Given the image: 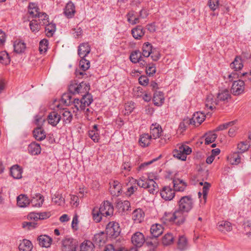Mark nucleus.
<instances>
[{
	"label": "nucleus",
	"mask_w": 251,
	"mask_h": 251,
	"mask_svg": "<svg viewBox=\"0 0 251 251\" xmlns=\"http://www.w3.org/2000/svg\"><path fill=\"white\" fill-rule=\"evenodd\" d=\"M138 186L148 189L150 193L154 194L157 189V184L154 181L152 175L149 174L147 176H142L137 180Z\"/></svg>",
	"instance_id": "1"
},
{
	"label": "nucleus",
	"mask_w": 251,
	"mask_h": 251,
	"mask_svg": "<svg viewBox=\"0 0 251 251\" xmlns=\"http://www.w3.org/2000/svg\"><path fill=\"white\" fill-rule=\"evenodd\" d=\"M188 213L183 211L178 207L173 213H169L167 215V220L170 222H175L178 225L184 223Z\"/></svg>",
	"instance_id": "2"
},
{
	"label": "nucleus",
	"mask_w": 251,
	"mask_h": 251,
	"mask_svg": "<svg viewBox=\"0 0 251 251\" xmlns=\"http://www.w3.org/2000/svg\"><path fill=\"white\" fill-rule=\"evenodd\" d=\"M194 201L191 195L181 197L177 201L178 207L189 213L193 208Z\"/></svg>",
	"instance_id": "3"
},
{
	"label": "nucleus",
	"mask_w": 251,
	"mask_h": 251,
	"mask_svg": "<svg viewBox=\"0 0 251 251\" xmlns=\"http://www.w3.org/2000/svg\"><path fill=\"white\" fill-rule=\"evenodd\" d=\"M191 152V148L187 145H182L178 147V149L174 150L173 153L175 158L185 161L186 159L187 155L190 154Z\"/></svg>",
	"instance_id": "4"
},
{
	"label": "nucleus",
	"mask_w": 251,
	"mask_h": 251,
	"mask_svg": "<svg viewBox=\"0 0 251 251\" xmlns=\"http://www.w3.org/2000/svg\"><path fill=\"white\" fill-rule=\"evenodd\" d=\"M90 64L89 60H86L85 58H81L79 64V67L81 70L77 69L75 70V74L76 76L78 78L87 77L88 75L84 72L89 68Z\"/></svg>",
	"instance_id": "5"
},
{
	"label": "nucleus",
	"mask_w": 251,
	"mask_h": 251,
	"mask_svg": "<svg viewBox=\"0 0 251 251\" xmlns=\"http://www.w3.org/2000/svg\"><path fill=\"white\" fill-rule=\"evenodd\" d=\"M105 232L109 237L113 238L118 237L121 232L119 224L116 222H109L106 226Z\"/></svg>",
	"instance_id": "6"
},
{
	"label": "nucleus",
	"mask_w": 251,
	"mask_h": 251,
	"mask_svg": "<svg viewBox=\"0 0 251 251\" xmlns=\"http://www.w3.org/2000/svg\"><path fill=\"white\" fill-rule=\"evenodd\" d=\"M100 214L103 216L107 217L113 215L114 208L108 201H104L99 208Z\"/></svg>",
	"instance_id": "7"
},
{
	"label": "nucleus",
	"mask_w": 251,
	"mask_h": 251,
	"mask_svg": "<svg viewBox=\"0 0 251 251\" xmlns=\"http://www.w3.org/2000/svg\"><path fill=\"white\" fill-rule=\"evenodd\" d=\"M62 250L63 251H75L76 242L72 238L66 237L62 241Z\"/></svg>",
	"instance_id": "8"
},
{
	"label": "nucleus",
	"mask_w": 251,
	"mask_h": 251,
	"mask_svg": "<svg viewBox=\"0 0 251 251\" xmlns=\"http://www.w3.org/2000/svg\"><path fill=\"white\" fill-rule=\"evenodd\" d=\"M175 191L170 186H165L160 191L161 198L165 201H171L175 196Z\"/></svg>",
	"instance_id": "9"
},
{
	"label": "nucleus",
	"mask_w": 251,
	"mask_h": 251,
	"mask_svg": "<svg viewBox=\"0 0 251 251\" xmlns=\"http://www.w3.org/2000/svg\"><path fill=\"white\" fill-rule=\"evenodd\" d=\"M245 83L240 79L234 81L231 89V92L234 95H239L244 91Z\"/></svg>",
	"instance_id": "10"
},
{
	"label": "nucleus",
	"mask_w": 251,
	"mask_h": 251,
	"mask_svg": "<svg viewBox=\"0 0 251 251\" xmlns=\"http://www.w3.org/2000/svg\"><path fill=\"white\" fill-rule=\"evenodd\" d=\"M205 117L204 113L197 112L193 114L192 118L188 120L189 124L198 126L204 120Z\"/></svg>",
	"instance_id": "11"
},
{
	"label": "nucleus",
	"mask_w": 251,
	"mask_h": 251,
	"mask_svg": "<svg viewBox=\"0 0 251 251\" xmlns=\"http://www.w3.org/2000/svg\"><path fill=\"white\" fill-rule=\"evenodd\" d=\"M61 116L60 113L56 111H51L49 113L47 117L48 123L53 126H55L60 121Z\"/></svg>",
	"instance_id": "12"
},
{
	"label": "nucleus",
	"mask_w": 251,
	"mask_h": 251,
	"mask_svg": "<svg viewBox=\"0 0 251 251\" xmlns=\"http://www.w3.org/2000/svg\"><path fill=\"white\" fill-rule=\"evenodd\" d=\"M145 241L144 236L140 232H136L132 236L131 242L136 247H141Z\"/></svg>",
	"instance_id": "13"
},
{
	"label": "nucleus",
	"mask_w": 251,
	"mask_h": 251,
	"mask_svg": "<svg viewBox=\"0 0 251 251\" xmlns=\"http://www.w3.org/2000/svg\"><path fill=\"white\" fill-rule=\"evenodd\" d=\"M109 191L113 196H118L122 190V185L117 180H113L109 183Z\"/></svg>",
	"instance_id": "14"
},
{
	"label": "nucleus",
	"mask_w": 251,
	"mask_h": 251,
	"mask_svg": "<svg viewBox=\"0 0 251 251\" xmlns=\"http://www.w3.org/2000/svg\"><path fill=\"white\" fill-rule=\"evenodd\" d=\"M219 100L214 98V97L212 94H209L207 96L205 100V107L208 109L211 110L216 108V106L219 103Z\"/></svg>",
	"instance_id": "15"
},
{
	"label": "nucleus",
	"mask_w": 251,
	"mask_h": 251,
	"mask_svg": "<svg viewBox=\"0 0 251 251\" xmlns=\"http://www.w3.org/2000/svg\"><path fill=\"white\" fill-rule=\"evenodd\" d=\"M90 51L91 49L88 43H82L78 47V54L80 58H85Z\"/></svg>",
	"instance_id": "16"
},
{
	"label": "nucleus",
	"mask_w": 251,
	"mask_h": 251,
	"mask_svg": "<svg viewBox=\"0 0 251 251\" xmlns=\"http://www.w3.org/2000/svg\"><path fill=\"white\" fill-rule=\"evenodd\" d=\"M75 13V6L72 1L68 2L64 9V13L67 18H71Z\"/></svg>",
	"instance_id": "17"
},
{
	"label": "nucleus",
	"mask_w": 251,
	"mask_h": 251,
	"mask_svg": "<svg viewBox=\"0 0 251 251\" xmlns=\"http://www.w3.org/2000/svg\"><path fill=\"white\" fill-rule=\"evenodd\" d=\"M38 241L41 247L48 248L51 244L52 239L48 235H42L38 237Z\"/></svg>",
	"instance_id": "18"
},
{
	"label": "nucleus",
	"mask_w": 251,
	"mask_h": 251,
	"mask_svg": "<svg viewBox=\"0 0 251 251\" xmlns=\"http://www.w3.org/2000/svg\"><path fill=\"white\" fill-rule=\"evenodd\" d=\"M173 187L175 191L182 192L187 186V184L182 180L175 179L173 180Z\"/></svg>",
	"instance_id": "19"
},
{
	"label": "nucleus",
	"mask_w": 251,
	"mask_h": 251,
	"mask_svg": "<svg viewBox=\"0 0 251 251\" xmlns=\"http://www.w3.org/2000/svg\"><path fill=\"white\" fill-rule=\"evenodd\" d=\"M162 131L161 127L159 125L152 124L151 126V135L149 136L151 138L156 139L160 137Z\"/></svg>",
	"instance_id": "20"
},
{
	"label": "nucleus",
	"mask_w": 251,
	"mask_h": 251,
	"mask_svg": "<svg viewBox=\"0 0 251 251\" xmlns=\"http://www.w3.org/2000/svg\"><path fill=\"white\" fill-rule=\"evenodd\" d=\"M150 231L152 236L156 238L162 234L163 228L160 224H155L151 226Z\"/></svg>",
	"instance_id": "21"
},
{
	"label": "nucleus",
	"mask_w": 251,
	"mask_h": 251,
	"mask_svg": "<svg viewBox=\"0 0 251 251\" xmlns=\"http://www.w3.org/2000/svg\"><path fill=\"white\" fill-rule=\"evenodd\" d=\"M145 30L141 25H137L131 30L133 37L135 39H140L144 35Z\"/></svg>",
	"instance_id": "22"
},
{
	"label": "nucleus",
	"mask_w": 251,
	"mask_h": 251,
	"mask_svg": "<svg viewBox=\"0 0 251 251\" xmlns=\"http://www.w3.org/2000/svg\"><path fill=\"white\" fill-rule=\"evenodd\" d=\"M164 95L162 92L157 91L154 92L153 100L155 105L158 106L161 105L164 102Z\"/></svg>",
	"instance_id": "23"
},
{
	"label": "nucleus",
	"mask_w": 251,
	"mask_h": 251,
	"mask_svg": "<svg viewBox=\"0 0 251 251\" xmlns=\"http://www.w3.org/2000/svg\"><path fill=\"white\" fill-rule=\"evenodd\" d=\"M132 219L137 223H141L144 218V213L141 209H137L132 213Z\"/></svg>",
	"instance_id": "24"
},
{
	"label": "nucleus",
	"mask_w": 251,
	"mask_h": 251,
	"mask_svg": "<svg viewBox=\"0 0 251 251\" xmlns=\"http://www.w3.org/2000/svg\"><path fill=\"white\" fill-rule=\"evenodd\" d=\"M33 245L31 241L28 240L24 239L19 245L20 251H31Z\"/></svg>",
	"instance_id": "25"
},
{
	"label": "nucleus",
	"mask_w": 251,
	"mask_h": 251,
	"mask_svg": "<svg viewBox=\"0 0 251 251\" xmlns=\"http://www.w3.org/2000/svg\"><path fill=\"white\" fill-rule=\"evenodd\" d=\"M33 136L38 141H42L46 138V133L44 130L41 127H38L33 131Z\"/></svg>",
	"instance_id": "26"
},
{
	"label": "nucleus",
	"mask_w": 251,
	"mask_h": 251,
	"mask_svg": "<svg viewBox=\"0 0 251 251\" xmlns=\"http://www.w3.org/2000/svg\"><path fill=\"white\" fill-rule=\"evenodd\" d=\"M217 226L218 229L223 232L230 231L232 229L231 224L227 221L220 222L218 223Z\"/></svg>",
	"instance_id": "27"
},
{
	"label": "nucleus",
	"mask_w": 251,
	"mask_h": 251,
	"mask_svg": "<svg viewBox=\"0 0 251 251\" xmlns=\"http://www.w3.org/2000/svg\"><path fill=\"white\" fill-rule=\"evenodd\" d=\"M17 205L21 207L27 206L29 203V200L26 196L21 194L17 198Z\"/></svg>",
	"instance_id": "28"
},
{
	"label": "nucleus",
	"mask_w": 251,
	"mask_h": 251,
	"mask_svg": "<svg viewBox=\"0 0 251 251\" xmlns=\"http://www.w3.org/2000/svg\"><path fill=\"white\" fill-rule=\"evenodd\" d=\"M13 47L14 51L17 53L23 52L26 48L25 44L20 40H16L14 43Z\"/></svg>",
	"instance_id": "29"
},
{
	"label": "nucleus",
	"mask_w": 251,
	"mask_h": 251,
	"mask_svg": "<svg viewBox=\"0 0 251 251\" xmlns=\"http://www.w3.org/2000/svg\"><path fill=\"white\" fill-rule=\"evenodd\" d=\"M28 151L32 155H37L41 152V147L39 144L33 142L28 147Z\"/></svg>",
	"instance_id": "30"
},
{
	"label": "nucleus",
	"mask_w": 251,
	"mask_h": 251,
	"mask_svg": "<svg viewBox=\"0 0 251 251\" xmlns=\"http://www.w3.org/2000/svg\"><path fill=\"white\" fill-rule=\"evenodd\" d=\"M60 115L63 116V121L65 124H69L73 119V115L70 111L67 109L63 108L60 111Z\"/></svg>",
	"instance_id": "31"
},
{
	"label": "nucleus",
	"mask_w": 251,
	"mask_h": 251,
	"mask_svg": "<svg viewBox=\"0 0 251 251\" xmlns=\"http://www.w3.org/2000/svg\"><path fill=\"white\" fill-rule=\"evenodd\" d=\"M44 201V197L40 194H37L36 195V197H33L31 200L30 203L33 206L40 207Z\"/></svg>",
	"instance_id": "32"
},
{
	"label": "nucleus",
	"mask_w": 251,
	"mask_h": 251,
	"mask_svg": "<svg viewBox=\"0 0 251 251\" xmlns=\"http://www.w3.org/2000/svg\"><path fill=\"white\" fill-rule=\"evenodd\" d=\"M152 46L149 42L145 43L142 48L141 53L144 57H148L151 53Z\"/></svg>",
	"instance_id": "33"
},
{
	"label": "nucleus",
	"mask_w": 251,
	"mask_h": 251,
	"mask_svg": "<svg viewBox=\"0 0 251 251\" xmlns=\"http://www.w3.org/2000/svg\"><path fill=\"white\" fill-rule=\"evenodd\" d=\"M143 57L141 52L139 50H135L131 53L129 59L132 63L135 64L140 61Z\"/></svg>",
	"instance_id": "34"
},
{
	"label": "nucleus",
	"mask_w": 251,
	"mask_h": 251,
	"mask_svg": "<svg viewBox=\"0 0 251 251\" xmlns=\"http://www.w3.org/2000/svg\"><path fill=\"white\" fill-rule=\"evenodd\" d=\"M10 173L13 178L19 179L22 177V170L18 165H15L11 167Z\"/></svg>",
	"instance_id": "35"
},
{
	"label": "nucleus",
	"mask_w": 251,
	"mask_h": 251,
	"mask_svg": "<svg viewBox=\"0 0 251 251\" xmlns=\"http://www.w3.org/2000/svg\"><path fill=\"white\" fill-rule=\"evenodd\" d=\"M117 208L122 212H125L129 210L130 203L128 201H118L116 204Z\"/></svg>",
	"instance_id": "36"
},
{
	"label": "nucleus",
	"mask_w": 251,
	"mask_h": 251,
	"mask_svg": "<svg viewBox=\"0 0 251 251\" xmlns=\"http://www.w3.org/2000/svg\"><path fill=\"white\" fill-rule=\"evenodd\" d=\"M80 251H94V245L89 240L84 241L80 246Z\"/></svg>",
	"instance_id": "37"
},
{
	"label": "nucleus",
	"mask_w": 251,
	"mask_h": 251,
	"mask_svg": "<svg viewBox=\"0 0 251 251\" xmlns=\"http://www.w3.org/2000/svg\"><path fill=\"white\" fill-rule=\"evenodd\" d=\"M151 136L148 134H144L140 136L139 143L140 145L142 147H146L150 144Z\"/></svg>",
	"instance_id": "38"
},
{
	"label": "nucleus",
	"mask_w": 251,
	"mask_h": 251,
	"mask_svg": "<svg viewBox=\"0 0 251 251\" xmlns=\"http://www.w3.org/2000/svg\"><path fill=\"white\" fill-rule=\"evenodd\" d=\"M45 27L46 35L49 37H52L56 30L55 24L53 23H47Z\"/></svg>",
	"instance_id": "39"
},
{
	"label": "nucleus",
	"mask_w": 251,
	"mask_h": 251,
	"mask_svg": "<svg viewBox=\"0 0 251 251\" xmlns=\"http://www.w3.org/2000/svg\"><path fill=\"white\" fill-rule=\"evenodd\" d=\"M92 101V96L89 92L82 95V98L80 100L81 104L82 105V106H88Z\"/></svg>",
	"instance_id": "40"
},
{
	"label": "nucleus",
	"mask_w": 251,
	"mask_h": 251,
	"mask_svg": "<svg viewBox=\"0 0 251 251\" xmlns=\"http://www.w3.org/2000/svg\"><path fill=\"white\" fill-rule=\"evenodd\" d=\"M78 93L77 94H86L89 92L90 89V86L89 83L86 82H81L78 84Z\"/></svg>",
	"instance_id": "41"
},
{
	"label": "nucleus",
	"mask_w": 251,
	"mask_h": 251,
	"mask_svg": "<svg viewBox=\"0 0 251 251\" xmlns=\"http://www.w3.org/2000/svg\"><path fill=\"white\" fill-rule=\"evenodd\" d=\"M251 144V142L250 140L248 141H243L238 144L237 148L240 151L239 152L242 153L248 150Z\"/></svg>",
	"instance_id": "42"
},
{
	"label": "nucleus",
	"mask_w": 251,
	"mask_h": 251,
	"mask_svg": "<svg viewBox=\"0 0 251 251\" xmlns=\"http://www.w3.org/2000/svg\"><path fill=\"white\" fill-rule=\"evenodd\" d=\"M230 66L231 68L235 70V71L241 70L243 67L241 59L238 57H236Z\"/></svg>",
	"instance_id": "43"
},
{
	"label": "nucleus",
	"mask_w": 251,
	"mask_h": 251,
	"mask_svg": "<svg viewBox=\"0 0 251 251\" xmlns=\"http://www.w3.org/2000/svg\"><path fill=\"white\" fill-rule=\"evenodd\" d=\"M28 13L33 18H36L40 13L38 11V8L36 7L34 3H30L28 6Z\"/></svg>",
	"instance_id": "44"
},
{
	"label": "nucleus",
	"mask_w": 251,
	"mask_h": 251,
	"mask_svg": "<svg viewBox=\"0 0 251 251\" xmlns=\"http://www.w3.org/2000/svg\"><path fill=\"white\" fill-rule=\"evenodd\" d=\"M205 144L208 145L214 142L217 137V134L213 132H209L205 134Z\"/></svg>",
	"instance_id": "45"
},
{
	"label": "nucleus",
	"mask_w": 251,
	"mask_h": 251,
	"mask_svg": "<svg viewBox=\"0 0 251 251\" xmlns=\"http://www.w3.org/2000/svg\"><path fill=\"white\" fill-rule=\"evenodd\" d=\"M230 94L228 90L224 89L218 93L217 97L219 101H224L227 100Z\"/></svg>",
	"instance_id": "46"
},
{
	"label": "nucleus",
	"mask_w": 251,
	"mask_h": 251,
	"mask_svg": "<svg viewBox=\"0 0 251 251\" xmlns=\"http://www.w3.org/2000/svg\"><path fill=\"white\" fill-rule=\"evenodd\" d=\"M10 59L8 54L5 51L0 52V62L4 65H7L10 63Z\"/></svg>",
	"instance_id": "47"
},
{
	"label": "nucleus",
	"mask_w": 251,
	"mask_h": 251,
	"mask_svg": "<svg viewBox=\"0 0 251 251\" xmlns=\"http://www.w3.org/2000/svg\"><path fill=\"white\" fill-rule=\"evenodd\" d=\"M174 236L170 233H166L162 238V243L164 245L167 246L173 242Z\"/></svg>",
	"instance_id": "48"
},
{
	"label": "nucleus",
	"mask_w": 251,
	"mask_h": 251,
	"mask_svg": "<svg viewBox=\"0 0 251 251\" xmlns=\"http://www.w3.org/2000/svg\"><path fill=\"white\" fill-rule=\"evenodd\" d=\"M49 41L47 39H44L39 43V50L41 53H45L48 48Z\"/></svg>",
	"instance_id": "49"
},
{
	"label": "nucleus",
	"mask_w": 251,
	"mask_h": 251,
	"mask_svg": "<svg viewBox=\"0 0 251 251\" xmlns=\"http://www.w3.org/2000/svg\"><path fill=\"white\" fill-rule=\"evenodd\" d=\"M39 24L41 25H47L49 23L48 16L45 13H40L38 17Z\"/></svg>",
	"instance_id": "50"
},
{
	"label": "nucleus",
	"mask_w": 251,
	"mask_h": 251,
	"mask_svg": "<svg viewBox=\"0 0 251 251\" xmlns=\"http://www.w3.org/2000/svg\"><path fill=\"white\" fill-rule=\"evenodd\" d=\"M187 244L186 238L183 236H179L178 242L177 246L178 248L180 250H183L186 249Z\"/></svg>",
	"instance_id": "51"
},
{
	"label": "nucleus",
	"mask_w": 251,
	"mask_h": 251,
	"mask_svg": "<svg viewBox=\"0 0 251 251\" xmlns=\"http://www.w3.org/2000/svg\"><path fill=\"white\" fill-rule=\"evenodd\" d=\"M71 93L64 94L62 97V101L66 105H70L73 103Z\"/></svg>",
	"instance_id": "52"
},
{
	"label": "nucleus",
	"mask_w": 251,
	"mask_h": 251,
	"mask_svg": "<svg viewBox=\"0 0 251 251\" xmlns=\"http://www.w3.org/2000/svg\"><path fill=\"white\" fill-rule=\"evenodd\" d=\"M78 84L75 80L72 81L69 86V91L72 94H76L78 93Z\"/></svg>",
	"instance_id": "53"
},
{
	"label": "nucleus",
	"mask_w": 251,
	"mask_h": 251,
	"mask_svg": "<svg viewBox=\"0 0 251 251\" xmlns=\"http://www.w3.org/2000/svg\"><path fill=\"white\" fill-rule=\"evenodd\" d=\"M98 207H95L92 211V214L94 220L97 222H100L102 218V215L100 214Z\"/></svg>",
	"instance_id": "54"
},
{
	"label": "nucleus",
	"mask_w": 251,
	"mask_h": 251,
	"mask_svg": "<svg viewBox=\"0 0 251 251\" xmlns=\"http://www.w3.org/2000/svg\"><path fill=\"white\" fill-rule=\"evenodd\" d=\"M89 137L95 142H98L99 140V134L97 130H91L88 132Z\"/></svg>",
	"instance_id": "55"
},
{
	"label": "nucleus",
	"mask_w": 251,
	"mask_h": 251,
	"mask_svg": "<svg viewBox=\"0 0 251 251\" xmlns=\"http://www.w3.org/2000/svg\"><path fill=\"white\" fill-rule=\"evenodd\" d=\"M40 24L36 20H32L29 23L30 29L33 32H36L40 29Z\"/></svg>",
	"instance_id": "56"
},
{
	"label": "nucleus",
	"mask_w": 251,
	"mask_h": 251,
	"mask_svg": "<svg viewBox=\"0 0 251 251\" xmlns=\"http://www.w3.org/2000/svg\"><path fill=\"white\" fill-rule=\"evenodd\" d=\"M52 201L58 205H61L64 203V199L60 195H54L52 198Z\"/></svg>",
	"instance_id": "57"
},
{
	"label": "nucleus",
	"mask_w": 251,
	"mask_h": 251,
	"mask_svg": "<svg viewBox=\"0 0 251 251\" xmlns=\"http://www.w3.org/2000/svg\"><path fill=\"white\" fill-rule=\"evenodd\" d=\"M146 74L149 76H152L156 72V68L154 64H149L146 67Z\"/></svg>",
	"instance_id": "58"
},
{
	"label": "nucleus",
	"mask_w": 251,
	"mask_h": 251,
	"mask_svg": "<svg viewBox=\"0 0 251 251\" xmlns=\"http://www.w3.org/2000/svg\"><path fill=\"white\" fill-rule=\"evenodd\" d=\"M208 5L212 11H215L219 5V0H209Z\"/></svg>",
	"instance_id": "59"
},
{
	"label": "nucleus",
	"mask_w": 251,
	"mask_h": 251,
	"mask_svg": "<svg viewBox=\"0 0 251 251\" xmlns=\"http://www.w3.org/2000/svg\"><path fill=\"white\" fill-rule=\"evenodd\" d=\"M235 122V121H231V122H230L228 123L224 124L223 125H221L216 128L215 131H218L223 130L225 129H226L229 126L233 125L234 124Z\"/></svg>",
	"instance_id": "60"
},
{
	"label": "nucleus",
	"mask_w": 251,
	"mask_h": 251,
	"mask_svg": "<svg viewBox=\"0 0 251 251\" xmlns=\"http://www.w3.org/2000/svg\"><path fill=\"white\" fill-rule=\"evenodd\" d=\"M22 225L24 228H26L28 229H32L37 226V223L35 222H24L23 223Z\"/></svg>",
	"instance_id": "61"
},
{
	"label": "nucleus",
	"mask_w": 251,
	"mask_h": 251,
	"mask_svg": "<svg viewBox=\"0 0 251 251\" xmlns=\"http://www.w3.org/2000/svg\"><path fill=\"white\" fill-rule=\"evenodd\" d=\"M103 236V233L102 232L101 234H96L94 236V240L97 243H98L100 245L101 243H104V238L102 237Z\"/></svg>",
	"instance_id": "62"
},
{
	"label": "nucleus",
	"mask_w": 251,
	"mask_h": 251,
	"mask_svg": "<svg viewBox=\"0 0 251 251\" xmlns=\"http://www.w3.org/2000/svg\"><path fill=\"white\" fill-rule=\"evenodd\" d=\"M138 80L140 84L143 86L147 85L149 82V78L147 77V76L145 75H142L140 76L138 79Z\"/></svg>",
	"instance_id": "63"
},
{
	"label": "nucleus",
	"mask_w": 251,
	"mask_h": 251,
	"mask_svg": "<svg viewBox=\"0 0 251 251\" xmlns=\"http://www.w3.org/2000/svg\"><path fill=\"white\" fill-rule=\"evenodd\" d=\"M239 153V152H235L233 154L231 158V159H232L233 161L232 164H238L240 162L241 157Z\"/></svg>",
	"instance_id": "64"
}]
</instances>
